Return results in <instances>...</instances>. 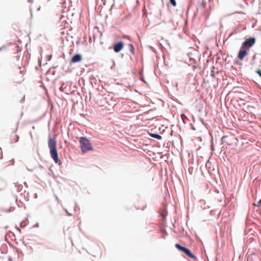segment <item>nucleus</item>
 Returning a JSON list of instances; mask_svg holds the SVG:
<instances>
[{"label":"nucleus","instance_id":"nucleus-1","mask_svg":"<svg viewBox=\"0 0 261 261\" xmlns=\"http://www.w3.org/2000/svg\"><path fill=\"white\" fill-rule=\"evenodd\" d=\"M48 147L50 150V156L56 163L60 162L58 158V152L56 148V141L50 138L48 140Z\"/></svg>","mask_w":261,"mask_h":261},{"label":"nucleus","instance_id":"nucleus-2","mask_svg":"<svg viewBox=\"0 0 261 261\" xmlns=\"http://www.w3.org/2000/svg\"><path fill=\"white\" fill-rule=\"evenodd\" d=\"M80 147L83 153L92 150L93 147L90 141L86 137H82L80 139Z\"/></svg>","mask_w":261,"mask_h":261},{"label":"nucleus","instance_id":"nucleus-3","mask_svg":"<svg viewBox=\"0 0 261 261\" xmlns=\"http://www.w3.org/2000/svg\"><path fill=\"white\" fill-rule=\"evenodd\" d=\"M175 247L178 250L184 252L189 257H191L193 259H196V256L191 253V251L189 249L182 247L178 244H176Z\"/></svg>","mask_w":261,"mask_h":261},{"label":"nucleus","instance_id":"nucleus-4","mask_svg":"<svg viewBox=\"0 0 261 261\" xmlns=\"http://www.w3.org/2000/svg\"><path fill=\"white\" fill-rule=\"evenodd\" d=\"M255 42L256 39L255 38H249L243 42L242 46L247 49H249L255 43Z\"/></svg>","mask_w":261,"mask_h":261},{"label":"nucleus","instance_id":"nucleus-5","mask_svg":"<svg viewBox=\"0 0 261 261\" xmlns=\"http://www.w3.org/2000/svg\"><path fill=\"white\" fill-rule=\"evenodd\" d=\"M249 50V49H247L246 48L241 46L238 55V58H239V59L240 60H243L245 57L248 55Z\"/></svg>","mask_w":261,"mask_h":261},{"label":"nucleus","instance_id":"nucleus-6","mask_svg":"<svg viewBox=\"0 0 261 261\" xmlns=\"http://www.w3.org/2000/svg\"><path fill=\"white\" fill-rule=\"evenodd\" d=\"M124 44L122 42H119L114 44V50L116 53H118L122 49Z\"/></svg>","mask_w":261,"mask_h":261},{"label":"nucleus","instance_id":"nucleus-7","mask_svg":"<svg viewBox=\"0 0 261 261\" xmlns=\"http://www.w3.org/2000/svg\"><path fill=\"white\" fill-rule=\"evenodd\" d=\"M82 60V56L80 54L74 55L71 60V62L76 63L81 61Z\"/></svg>","mask_w":261,"mask_h":261},{"label":"nucleus","instance_id":"nucleus-8","mask_svg":"<svg viewBox=\"0 0 261 261\" xmlns=\"http://www.w3.org/2000/svg\"><path fill=\"white\" fill-rule=\"evenodd\" d=\"M150 136L154 138H155V139H159V140H160L162 139V137L161 136L158 135V134H150Z\"/></svg>","mask_w":261,"mask_h":261},{"label":"nucleus","instance_id":"nucleus-9","mask_svg":"<svg viewBox=\"0 0 261 261\" xmlns=\"http://www.w3.org/2000/svg\"><path fill=\"white\" fill-rule=\"evenodd\" d=\"M161 215L162 216L163 218H165L166 216L167 215V211L165 209L163 210L162 211V212L161 213Z\"/></svg>","mask_w":261,"mask_h":261},{"label":"nucleus","instance_id":"nucleus-10","mask_svg":"<svg viewBox=\"0 0 261 261\" xmlns=\"http://www.w3.org/2000/svg\"><path fill=\"white\" fill-rule=\"evenodd\" d=\"M170 2L173 5V6L175 7L176 6V2L175 0H170Z\"/></svg>","mask_w":261,"mask_h":261},{"label":"nucleus","instance_id":"nucleus-11","mask_svg":"<svg viewBox=\"0 0 261 261\" xmlns=\"http://www.w3.org/2000/svg\"><path fill=\"white\" fill-rule=\"evenodd\" d=\"M129 46H130V47L131 51H132V53H133V52H134V46H133V45L132 44H129Z\"/></svg>","mask_w":261,"mask_h":261},{"label":"nucleus","instance_id":"nucleus-12","mask_svg":"<svg viewBox=\"0 0 261 261\" xmlns=\"http://www.w3.org/2000/svg\"><path fill=\"white\" fill-rule=\"evenodd\" d=\"M256 73L260 76L261 77V70H258L257 71H256Z\"/></svg>","mask_w":261,"mask_h":261},{"label":"nucleus","instance_id":"nucleus-13","mask_svg":"<svg viewBox=\"0 0 261 261\" xmlns=\"http://www.w3.org/2000/svg\"><path fill=\"white\" fill-rule=\"evenodd\" d=\"M261 205V199L259 200V201L258 202L257 206H259Z\"/></svg>","mask_w":261,"mask_h":261},{"label":"nucleus","instance_id":"nucleus-14","mask_svg":"<svg viewBox=\"0 0 261 261\" xmlns=\"http://www.w3.org/2000/svg\"><path fill=\"white\" fill-rule=\"evenodd\" d=\"M0 49H1V48H0Z\"/></svg>","mask_w":261,"mask_h":261}]
</instances>
